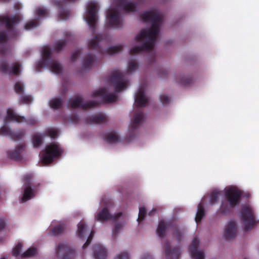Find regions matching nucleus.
I'll list each match as a JSON object with an SVG mask.
<instances>
[{"label":"nucleus","mask_w":259,"mask_h":259,"mask_svg":"<svg viewBox=\"0 0 259 259\" xmlns=\"http://www.w3.org/2000/svg\"><path fill=\"white\" fill-rule=\"evenodd\" d=\"M8 40V36L5 32H0V43L6 42Z\"/></svg>","instance_id":"nucleus-55"},{"label":"nucleus","mask_w":259,"mask_h":259,"mask_svg":"<svg viewBox=\"0 0 259 259\" xmlns=\"http://www.w3.org/2000/svg\"><path fill=\"white\" fill-rule=\"evenodd\" d=\"M0 135L9 137L15 141L19 140L25 135V131L21 130L17 132H13L9 127L4 125L0 128Z\"/></svg>","instance_id":"nucleus-16"},{"label":"nucleus","mask_w":259,"mask_h":259,"mask_svg":"<svg viewBox=\"0 0 259 259\" xmlns=\"http://www.w3.org/2000/svg\"><path fill=\"white\" fill-rule=\"evenodd\" d=\"M6 226V222L5 220L0 219V231H2Z\"/></svg>","instance_id":"nucleus-59"},{"label":"nucleus","mask_w":259,"mask_h":259,"mask_svg":"<svg viewBox=\"0 0 259 259\" xmlns=\"http://www.w3.org/2000/svg\"><path fill=\"white\" fill-rule=\"evenodd\" d=\"M179 83L185 85H189L192 82V79L190 76H181L179 78V80L178 81Z\"/></svg>","instance_id":"nucleus-38"},{"label":"nucleus","mask_w":259,"mask_h":259,"mask_svg":"<svg viewBox=\"0 0 259 259\" xmlns=\"http://www.w3.org/2000/svg\"><path fill=\"white\" fill-rule=\"evenodd\" d=\"M92 97H100L106 103H113L117 100V97L115 94H109L105 89H101L94 91L92 94Z\"/></svg>","instance_id":"nucleus-15"},{"label":"nucleus","mask_w":259,"mask_h":259,"mask_svg":"<svg viewBox=\"0 0 259 259\" xmlns=\"http://www.w3.org/2000/svg\"><path fill=\"white\" fill-rule=\"evenodd\" d=\"M37 253V249L35 247H30L25 251L21 255L22 257H31Z\"/></svg>","instance_id":"nucleus-37"},{"label":"nucleus","mask_w":259,"mask_h":259,"mask_svg":"<svg viewBox=\"0 0 259 259\" xmlns=\"http://www.w3.org/2000/svg\"><path fill=\"white\" fill-rule=\"evenodd\" d=\"M144 118V115L142 111H138L133 116L130 125V136H133L134 132L139 127L140 124L143 121Z\"/></svg>","instance_id":"nucleus-19"},{"label":"nucleus","mask_w":259,"mask_h":259,"mask_svg":"<svg viewBox=\"0 0 259 259\" xmlns=\"http://www.w3.org/2000/svg\"><path fill=\"white\" fill-rule=\"evenodd\" d=\"M69 120L72 123L76 124L79 122V118L75 114H72L69 118Z\"/></svg>","instance_id":"nucleus-54"},{"label":"nucleus","mask_w":259,"mask_h":259,"mask_svg":"<svg viewBox=\"0 0 259 259\" xmlns=\"http://www.w3.org/2000/svg\"><path fill=\"white\" fill-rule=\"evenodd\" d=\"M65 229V225L63 224H60L52 229L51 234L54 236L58 235L62 233L64 231Z\"/></svg>","instance_id":"nucleus-34"},{"label":"nucleus","mask_w":259,"mask_h":259,"mask_svg":"<svg viewBox=\"0 0 259 259\" xmlns=\"http://www.w3.org/2000/svg\"><path fill=\"white\" fill-rule=\"evenodd\" d=\"M81 52V50L78 49L75 51L72 55L71 57V60L72 61H75L76 59L78 58L79 55L80 54Z\"/></svg>","instance_id":"nucleus-53"},{"label":"nucleus","mask_w":259,"mask_h":259,"mask_svg":"<svg viewBox=\"0 0 259 259\" xmlns=\"http://www.w3.org/2000/svg\"><path fill=\"white\" fill-rule=\"evenodd\" d=\"M141 259H153L152 256L148 253H144Z\"/></svg>","instance_id":"nucleus-60"},{"label":"nucleus","mask_w":259,"mask_h":259,"mask_svg":"<svg viewBox=\"0 0 259 259\" xmlns=\"http://www.w3.org/2000/svg\"><path fill=\"white\" fill-rule=\"evenodd\" d=\"M21 64L16 62L11 67H9L7 63L5 62L0 64V71L5 74H13L18 75L20 72Z\"/></svg>","instance_id":"nucleus-17"},{"label":"nucleus","mask_w":259,"mask_h":259,"mask_svg":"<svg viewBox=\"0 0 259 259\" xmlns=\"http://www.w3.org/2000/svg\"><path fill=\"white\" fill-rule=\"evenodd\" d=\"M167 74V71L163 68H161L158 71V75L161 77H164Z\"/></svg>","instance_id":"nucleus-58"},{"label":"nucleus","mask_w":259,"mask_h":259,"mask_svg":"<svg viewBox=\"0 0 259 259\" xmlns=\"http://www.w3.org/2000/svg\"><path fill=\"white\" fill-rule=\"evenodd\" d=\"M99 103L94 101L83 102L81 97H76L68 100V105L70 107L75 109L80 108L83 110L91 109L97 106Z\"/></svg>","instance_id":"nucleus-12"},{"label":"nucleus","mask_w":259,"mask_h":259,"mask_svg":"<svg viewBox=\"0 0 259 259\" xmlns=\"http://www.w3.org/2000/svg\"><path fill=\"white\" fill-rule=\"evenodd\" d=\"M116 7L109 9L107 12V18L108 19L110 26L115 28H121L123 25L122 18L118 9L119 8L127 12L137 11V5L133 2H127L126 0H115Z\"/></svg>","instance_id":"nucleus-2"},{"label":"nucleus","mask_w":259,"mask_h":259,"mask_svg":"<svg viewBox=\"0 0 259 259\" xmlns=\"http://www.w3.org/2000/svg\"><path fill=\"white\" fill-rule=\"evenodd\" d=\"M109 80L113 83L116 92H121L127 86V83L124 80L123 74L118 70H114L111 73Z\"/></svg>","instance_id":"nucleus-10"},{"label":"nucleus","mask_w":259,"mask_h":259,"mask_svg":"<svg viewBox=\"0 0 259 259\" xmlns=\"http://www.w3.org/2000/svg\"><path fill=\"white\" fill-rule=\"evenodd\" d=\"M152 59L153 60V62H154V60L155 59V56L154 55L152 57Z\"/></svg>","instance_id":"nucleus-62"},{"label":"nucleus","mask_w":259,"mask_h":259,"mask_svg":"<svg viewBox=\"0 0 259 259\" xmlns=\"http://www.w3.org/2000/svg\"><path fill=\"white\" fill-rule=\"evenodd\" d=\"M77 227L78 228L76 232L77 236L79 238L82 239L84 238V234L87 231V226L83 221H81L78 224Z\"/></svg>","instance_id":"nucleus-30"},{"label":"nucleus","mask_w":259,"mask_h":259,"mask_svg":"<svg viewBox=\"0 0 259 259\" xmlns=\"http://www.w3.org/2000/svg\"><path fill=\"white\" fill-rule=\"evenodd\" d=\"M25 149V144H22L17 146L14 150L8 152V157L12 159L19 161L22 159V153Z\"/></svg>","instance_id":"nucleus-25"},{"label":"nucleus","mask_w":259,"mask_h":259,"mask_svg":"<svg viewBox=\"0 0 259 259\" xmlns=\"http://www.w3.org/2000/svg\"><path fill=\"white\" fill-rule=\"evenodd\" d=\"M44 137V136L39 134H36L34 135L32 138V143L34 147H39L42 142Z\"/></svg>","instance_id":"nucleus-36"},{"label":"nucleus","mask_w":259,"mask_h":259,"mask_svg":"<svg viewBox=\"0 0 259 259\" xmlns=\"http://www.w3.org/2000/svg\"><path fill=\"white\" fill-rule=\"evenodd\" d=\"M35 13L38 17H46L49 15L48 10L44 8H37L35 10Z\"/></svg>","instance_id":"nucleus-42"},{"label":"nucleus","mask_w":259,"mask_h":259,"mask_svg":"<svg viewBox=\"0 0 259 259\" xmlns=\"http://www.w3.org/2000/svg\"><path fill=\"white\" fill-rule=\"evenodd\" d=\"M10 50L5 45L2 46L0 48V54L5 55L9 52Z\"/></svg>","instance_id":"nucleus-57"},{"label":"nucleus","mask_w":259,"mask_h":259,"mask_svg":"<svg viewBox=\"0 0 259 259\" xmlns=\"http://www.w3.org/2000/svg\"><path fill=\"white\" fill-rule=\"evenodd\" d=\"M22 248V244L21 243H18L16 246L13 248V255L16 257L19 255L20 252Z\"/></svg>","instance_id":"nucleus-47"},{"label":"nucleus","mask_w":259,"mask_h":259,"mask_svg":"<svg viewBox=\"0 0 259 259\" xmlns=\"http://www.w3.org/2000/svg\"><path fill=\"white\" fill-rule=\"evenodd\" d=\"M52 53V51L49 47H46L43 48L44 58L47 60L46 66L48 67L52 72L56 74H60L62 71V67L57 61L51 58Z\"/></svg>","instance_id":"nucleus-9"},{"label":"nucleus","mask_w":259,"mask_h":259,"mask_svg":"<svg viewBox=\"0 0 259 259\" xmlns=\"http://www.w3.org/2000/svg\"><path fill=\"white\" fill-rule=\"evenodd\" d=\"M95 259H106L107 256L106 249L100 244H95L93 247Z\"/></svg>","instance_id":"nucleus-26"},{"label":"nucleus","mask_w":259,"mask_h":259,"mask_svg":"<svg viewBox=\"0 0 259 259\" xmlns=\"http://www.w3.org/2000/svg\"><path fill=\"white\" fill-rule=\"evenodd\" d=\"M156 211V209L155 208H153L151 210H150L149 213H148V215L149 216H152L153 215Z\"/></svg>","instance_id":"nucleus-61"},{"label":"nucleus","mask_w":259,"mask_h":259,"mask_svg":"<svg viewBox=\"0 0 259 259\" xmlns=\"http://www.w3.org/2000/svg\"><path fill=\"white\" fill-rule=\"evenodd\" d=\"M122 215V212H118L115 215L112 216L109 213L108 208H103L96 215V219L97 221L104 222L109 219H112L113 221H116Z\"/></svg>","instance_id":"nucleus-18"},{"label":"nucleus","mask_w":259,"mask_h":259,"mask_svg":"<svg viewBox=\"0 0 259 259\" xmlns=\"http://www.w3.org/2000/svg\"><path fill=\"white\" fill-rule=\"evenodd\" d=\"M242 196V192L235 187H230L225 190V199L222 200L220 208V213L229 214L232 208L239 204Z\"/></svg>","instance_id":"nucleus-4"},{"label":"nucleus","mask_w":259,"mask_h":259,"mask_svg":"<svg viewBox=\"0 0 259 259\" xmlns=\"http://www.w3.org/2000/svg\"><path fill=\"white\" fill-rule=\"evenodd\" d=\"M42 60L37 62L36 64L35 70L37 72H40L44 67H46V62L47 60L45 59L44 58L43 50L42 51Z\"/></svg>","instance_id":"nucleus-40"},{"label":"nucleus","mask_w":259,"mask_h":259,"mask_svg":"<svg viewBox=\"0 0 259 259\" xmlns=\"http://www.w3.org/2000/svg\"><path fill=\"white\" fill-rule=\"evenodd\" d=\"M220 195V192L218 191L212 192L210 196V201L212 204L216 203L219 199V196Z\"/></svg>","instance_id":"nucleus-46"},{"label":"nucleus","mask_w":259,"mask_h":259,"mask_svg":"<svg viewBox=\"0 0 259 259\" xmlns=\"http://www.w3.org/2000/svg\"><path fill=\"white\" fill-rule=\"evenodd\" d=\"M105 140L109 144H114L119 140L118 135L113 132L107 133L105 137Z\"/></svg>","instance_id":"nucleus-31"},{"label":"nucleus","mask_w":259,"mask_h":259,"mask_svg":"<svg viewBox=\"0 0 259 259\" xmlns=\"http://www.w3.org/2000/svg\"><path fill=\"white\" fill-rule=\"evenodd\" d=\"M205 215V211L203 206L202 204H198L197 207V211L195 217V221L197 223L201 221Z\"/></svg>","instance_id":"nucleus-32"},{"label":"nucleus","mask_w":259,"mask_h":259,"mask_svg":"<svg viewBox=\"0 0 259 259\" xmlns=\"http://www.w3.org/2000/svg\"><path fill=\"white\" fill-rule=\"evenodd\" d=\"M49 104L52 108L58 109L62 107L63 100L61 98H53L50 101Z\"/></svg>","instance_id":"nucleus-33"},{"label":"nucleus","mask_w":259,"mask_h":259,"mask_svg":"<svg viewBox=\"0 0 259 259\" xmlns=\"http://www.w3.org/2000/svg\"><path fill=\"white\" fill-rule=\"evenodd\" d=\"M111 40V37L108 34H99L89 40L88 47L89 50L96 51L101 55H113L121 52L123 49L122 45L111 46L106 49L103 48V46L110 43Z\"/></svg>","instance_id":"nucleus-3"},{"label":"nucleus","mask_w":259,"mask_h":259,"mask_svg":"<svg viewBox=\"0 0 259 259\" xmlns=\"http://www.w3.org/2000/svg\"><path fill=\"white\" fill-rule=\"evenodd\" d=\"M160 100L161 102L163 104H167L170 102V98L165 95H161L160 96Z\"/></svg>","instance_id":"nucleus-50"},{"label":"nucleus","mask_w":259,"mask_h":259,"mask_svg":"<svg viewBox=\"0 0 259 259\" xmlns=\"http://www.w3.org/2000/svg\"><path fill=\"white\" fill-rule=\"evenodd\" d=\"M172 228L173 230L174 235L176 237L177 241L179 242L181 241L182 238V235H183L182 233L178 229V227L174 224H173V226L172 227Z\"/></svg>","instance_id":"nucleus-39"},{"label":"nucleus","mask_w":259,"mask_h":259,"mask_svg":"<svg viewBox=\"0 0 259 259\" xmlns=\"http://www.w3.org/2000/svg\"><path fill=\"white\" fill-rule=\"evenodd\" d=\"M96 62L94 55L89 53L83 59L82 61V68L84 70H88L91 69Z\"/></svg>","instance_id":"nucleus-27"},{"label":"nucleus","mask_w":259,"mask_h":259,"mask_svg":"<svg viewBox=\"0 0 259 259\" xmlns=\"http://www.w3.org/2000/svg\"><path fill=\"white\" fill-rule=\"evenodd\" d=\"M56 252L59 259H73L75 255V250L65 243H59Z\"/></svg>","instance_id":"nucleus-11"},{"label":"nucleus","mask_w":259,"mask_h":259,"mask_svg":"<svg viewBox=\"0 0 259 259\" xmlns=\"http://www.w3.org/2000/svg\"><path fill=\"white\" fill-rule=\"evenodd\" d=\"M20 21V16L18 15H14L11 18L8 15L0 16V23L5 24L11 38H16L18 36V32L14 27V25Z\"/></svg>","instance_id":"nucleus-7"},{"label":"nucleus","mask_w":259,"mask_h":259,"mask_svg":"<svg viewBox=\"0 0 259 259\" xmlns=\"http://www.w3.org/2000/svg\"><path fill=\"white\" fill-rule=\"evenodd\" d=\"M241 220L244 224V230H250L255 224L254 215L252 209L248 206L242 207L240 212Z\"/></svg>","instance_id":"nucleus-8"},{"label":"nucleus","mask_w":259,"mask_h":259,"mask_svg":"<svg viewBox=\"0 0 259 259\" xmlns=\"http://www.w3.org/2000/svg\"><path fill=\"white\" fill-rule=\"evenodd\" d=\"M14 90L17 94L22 95L24 92V85L20 82L18 81L14 85Z\"/></svg>","instance_id":"nucleus-41"},{"label":"nucleus","mask_w":259,"mask_h":259,"mask_svg":"<svg viewBox=\"0 0 259 259\" xmlns=\"http://www.w3.org/2000/svg\"><path fill=\"white\" fill-rule=\"evenodd\" d=\"M174 223L171 221L165 222L163 220H161L158 224L156 230V233L159 237L163 238L165 236V231L168 228H172Z\"/></svg>","instance_id":"nucleus-23"},{"label":"nucleus","mask_w":259,"mask_h":259,"mask_svg":"<svg viewBox=\"0 0 259 259\" xmlns=\"http://www.w3.org/2000/svg\"><path fill=\"white\" fill-rule=\"evenodd\" d=\"M46 135L52 138H55L57 135V132L54 130H49L46 132Z\"/></svg>","instance_id":"nucleus-52"},{"label":"nucleus","mask_w":259,"mask_h":259,"mask_svg":"<svg viewBox=\"0 0 259 259\" xmlns=\"http://www.w3.org/2000/svg\"><path fill=\"white\" fill-rule=\"evenodd\" d=\"M114 259H129V254L125 252H121Z\"/></svg>","instance_id":"nucleus-56"},{"label":"nucleus","mask_w":259,"mask_h":259,"mask_svg":"<svg viewBox=\"0 0 259 259\" xmlns=\"http://www.w3.org/2000/svg\"><path fill=\"white\" fill-rule=\"evenodd\" d=\"M140 17L143 22H151V27L148 30H141L135 37L137 41L144 40V42L142 45L136 46L131 49L129 52L131 55L144 51H150L153 49L162 20L160 14L153 10L144 12Z\"/></svg>","instance_id":"nucleus-1"},{"label":"nucleus","mask_w":259,"mask_h":259,"mask_svg":"<svg viewBox=\"0 0 259 259\" xmlns=\"http://www.w3.org/2000/svg\"><path fill=\"white\" fill-rule=\"evenodd\" d=\"M97 9V5L95 2H90L89 3L87 6L88 16L86 18V20L90 27L92 29L93 34H94L96 30Z\"/></svg>","instance_id":"nucleus-13"},{"label":"nucleus","mask_w":259,"mask_h":259,"mask_svg":"<svg viewBox=\"0 0 259 259\" xmlns=\"http://www.w3.org/2000/svg\"><path fill=\"white\" fill-rule=\"evenodd\" d=\"M243 259H247V258H244Z\"/></svg>","instance_id":"nucleus-64"},{"label":"nucleus","mask_w":259,"mask_h":259,"mask_svg":"<svg viewBox=\"0 0 259 259\" xmlns=\"http://www.w3.org/2000/svg\"><path fill=\"white\" fill-rule=\"evenodd\" d=\"M1 259H5V258H1Z\"/></svg>","instance_id":"nucleus-63"},{"label":"nucleus","mask_w":259,"mask_h":259,"mask_svg":"<svg viewBox=\"0 0 259 259\" xmlns=\"http://www.w3.org/2000/svg\"><path fill=\"white\" fill-rule=\"evenodd\" d=\"M56 5L59 9V18L60 20H66L69 17L70 13L67 10H65L63 6L62 2L57 1L56 2Z\"/></svg>","instance_id":"nucleus-29"},{"label":"nucleus","mask_w":259,"mask_h":259,"mask_svg":"<svg viewBox=\"0 0 259 259\" xmlns=\"http://www.w3.org/2000/svg\"><path fill=\"white\" fill-rule=\"evenodd\" d=\"M67 44L66 39H61L57 41L54 47V50L59 52L62 50L66 46Z\"/></svg>","instance_id":"nucleus-35"},{"label":"nucleus","mask_w":259,"mask_h":259,"mask_svg":"<svg viewBox=\"0 0 259 259\" xmlns=\"http://www.w3.org/2000/svg\"><path fill=\"white\" fill-rule=\"evenodd\" d=\"M94 233H95V232L93 230L91 232V233L87 240L86 242L82 246L83 249H84L86 247H87L88 246V245L91 243V242L92 240V239L93 238Z\"/></svg>","instance_id":"nucleus-48"},{"label":"nucleus","mask_w":259,"mask_h":259,"mask_svg":"<svg viewBox=\"0 0 259 259\" xmlns=\"http://www.w3.org/2000/svg\"><path fill=\"white\" fill-rule=\"evenodd\" d=\"M138 65L137 62L134 60H131L128 64L127 72L132 73L138 68Z\"/></svg>","instance_id":"nucleus-43"},{"label":"nucleus","mask_w":259,"mask_h":259,"mask_svg":"<svg viewBox=\"0 0 259 259\" xmlns=\"http://www.w3.org/2000/svg\"><path fill=\"white\" fill-rule=\"evenodd\" d=\"M122 225L119 223H116L115 224L114 229L113 231L112 235L115 236L118 231L122 228Z\"/></svg>","instance_id":"nucleus-51"},{"label":"nucleus","mask_w":259,"mask_h":259,"mask_svg":"<svg viewBox=\"0 0 259 259\" xmlns=\"http://www.w3.org/2000/svg\"><path fill=\"white\" fill-rule=\"evenodd\" d=\"M21 102L23 104H29L32 102V97L29 95L23 96L21 98Z\"/></svg>","instance_id":"nucleus-49"},{"label":"nucleus","mask_w":259,"mask_h":259,"mask_svg":"<svg viewBox=\"0 0 259 259\" xmlns=\"http://www.w3.org/2000/svg\"><path fill=\"white\" fill-rule=\"evenodd\" d=\"M38 24H39L37 20H32L25 24V29L26 30L31 29L37 27Z\"/></svg>","instance_id":"nucleus-45"},{"label":"nucleus","mask_w":259,"mask_h":259,"mask_svg":"<svg viewBox=\"0 0 259 259\" xmlns=\"http://www.w3.org/2000/svg\"><path fill=\"white\" fill-rule=\"evenodd\" d=\"M199 241L197 237H195L190 247V252L192 257L195 259H204V255L202 251L197 250Z\"/></svg>","instance_id":"nucleus-20"},{"label":"nucleus","mask_w":259,"mask_h":259,"mask_svg":"<svg viewBox=\"0 0 259 259\" xmlns=\"http://www.w3.org/2000/svg\"><path fill=\"white\" fill-rule=\"evenodd\" d=\"M237 233V227L234 221H230L227 225L225 231L224 237L228 240L234 238Z\"/></svg>","instance_id":"nucleus-24"},{"label":"nucleus","mask_w":259,"mask_h":259,"mask_svg":"<svg viewBox=\"0 0 259 259\" xmlns=\"http://www.w3.org/2000/svg\"><path fill=\"white\" fill-rule=\"evenodd\" d=\"M106 121V117L102 114L94 115L85 119L87 124H100Z\"/></svg>","instance_id":"nucleus-28"},{"label":"nucleus","mask_w":259,"mask_h":259,"mask_svg":"<svg viewBox=\"0 0 259 259\" xmlns=\"http://www.w3.org/2000/svg\"><path fill=\"white\" fill-rule=\"evenodd\" d=\"M33 175L32 174H28L24 175L22 179L23 183V194L21 198L22 202H26L33 198L37 192V188L39 186L40 184L36 185L32 184V180Z\"/></svg>","instance_id":"nucleus-5"},{"label":"nucleus","mask_w":259,"mask_h":259,"mask_svg":"<svg viewBox=\"0 0 259 259\" xmlns=\"http://www.w3.org/2000/svg\"><path fill=\"white\" fill-rule=\"evenodd\" d=\"M63 152V150L56 144H51L46 146L45 151L41 154L40 161L44 164L51 163L60 157Z\"/></svg>","instance_id":"nucleus-6"},{"label":"nucleus","mask_w":259,"mask_h":259,"mask_svg":"<svg viewBox=\"0 0 259 259\" xmlns=\"http://www.w3.org/2000/svg\"><path fill=\"white\" fill-rule=\"evenodd\" d=\"M135 102L138 107H145L148 102L145 95V87L143 85H141L137 92L135 96Z\"/></svg>","instance_id":"nucleus-22"},{"label":"nucleus","mask_w":259,"mask_h":259,"mask_svg":"<svg viewBox=\"0 0 259 259\" xmlns=\"http://www.w3.org/2000/svg\"><path fill=\"white\" fill-rule=\"evenodd\" d=\"M5 120L15 121L18 123L25 122L31 125H35L37 122L36 120L34 118L25 119L24 117L17 115L11 108L7 110V116L6 117Z\"/></svg>","instance_id":"nucleus-14"},{"label":"nucleus","mask_w":259,"mask_h":259,"mask_svg":"<svg viewBox=\"0 0 259 259\" xmlns=\"http://www.w3.org/2000/svg\"><path fill=\"white\" fill-rule=\"evenodd\" d=\"M164 248L165 252V256L168 259H179L181 252L179 247L170 248V243L168 241H166L164 243Z\"/></svg>","instance_id":"nucleus-21"},{"label":"nucleus","mask_w":259,"mask_h":259,"mask_svg":"<svg viewBox=\"0 0 259 259\" xmlns=\"http://www.w3.org/2000/svg\"><path fill=\"white\" fill-rule=\"evenodd\" d=\"M146 209L144 206H141L139 208V217L137 221L140 222L142 221L146 215Z\"/></svg>","instance_id":"nucleus-44"}]
</instances>
